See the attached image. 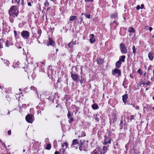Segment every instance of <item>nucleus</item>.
Here are the masks:
<instances>
[{
    "label": "nucleus",
    "mask_w": 154,
    "mask_h": 154,
    "mask_svg": "<svg viewBox=\"0 0 154 154\" xmlns=\"http://www.w3.org/2000/svg\"><path fill=\"white\" fill-rule=\"evenodd\" d=\"M18 13L19 11L15 6L11 7L9 10L8 13L9 16L11 17H17Z\"/></svg>",
    "instance_id": "1"
},
{
    "label": "nucleus",
    "mask_w": 154,
    "mask_h": 154,
    "mask_svg": "<svg viewBox=\"0 0 154 154\" xmlns=\"http://www.w3.org/2000/svg\"><path fill=\"white\" fill-rule=\"evenodd\" d=\"M95 120L98 122L99 120H100L103 123L105 121V117L100 113L97 114L95 117Z\"/></svg>",
    "instance_id": "2"
},
{
    "label": "nucleus",
    "mask_w": 154,
    "mask_h": 154,
    "mask_svg": "<svg viewBox=\"0 0 154 154\" xmlns=\"http://www.w3.org/2000/svg\"><path fill=\"white\" fill-rule=\"evenodd\" d=\"M112 75H115L116 77L120 76L121 75V71L118 68H116L112 70Z\"/></svg>",
    "instance_id": "3"
},
{
    "label": "nucleus",
    "mask_w": 154,
    "mask_h": 154,
    "mask_svg": "<svg viewBox=\"0 0 154 154\" xmlns=\"http://www.w3.org/2000/svg\"><path fill=\"white\" fill-rule=\"evenodd\" d=\"M33 116L31 114H28L26 117V121L29 123H32L33 121Z\"/></svg>",
    "instance_id": "4"
},
{
    "label": "nucleus",
    "mask_w": 154,
    "mask_h": 154,
    "mask_svg": "<svg viewBox=\"0 0 154 154\" xmlns=\"http://www.w3.org/2000/svg\"><path fill=\"white\" fill-rule=\"evenodd\" d=\"M120 49L121 53L123 54L126 53H127V50L125 44L122 43L120 44Z\"/></svg>",
    "instance_id": "5"
},
{
    "label": "nucleus",
    "mask_w": 154,
    "mask_h": 154,
    "mask_svg": "<svg viewBox=\"0 0 154 154\" xmlns=\"http://www.w3.org/2000/svg\"><path fill=\"white\" fill-rule=\"evenodd\" d=\"M22 36L24 38H26L29 36V33L27 31H23L21 33Z\"/></svg>",
    "instance_id": "6"
},
{
    "label": "nucleus",
    "mask_w": 154,
    "mask_h": 154,
    "mask_svg": "<svg viewBox=\"0 0 154 154\" xmlns=\"http://www.w3.org/2000/svg\"><path fill=\"white\" fill-rule=\"evenodd\" d=\"M71 77L73 80L75 82H77L79 81V79H78L79 76L77 74H74L72 72L71 74Z\"/></svg>",
    "instance_id": "7"
},
{
    "label": "nucleus",
    "mask_w": 154,
    "mask_h": 154,
    "mask_svg": "<svg viewBox=\"0 0 154 154\" xmlns=\"http://www.w3.org/2000/svg\"><path fill=\"white\" fill-rule=\"evenodd\" d=\"M49 41L47 44V45L48 46L51 45L52 46H54L55 45L54 42L51 38H49Z\"/></svg>",
    "instance_id": "8"
},
{
    "label": "nucleus",
    "mask_w": 154,
    "mask_h": 154,
    "mask_svg": "<svg viewBox=\"0 0 154 154\" xmlns=\"http://www.w3.org/2000/svg\"><path fill=\"white\" fill-rule=\"evenodd\" d=\"M118 25L119 23L115 21H113L112 23H111L110 24L111 26L114 28L115 29L116 28V26Z\"/></svg>",
    "instance_id": "9"
},
{
    "label": "nucleus",
    "mask_w": 154,
    "mask_h": 154,
    "mask_svg": "<svg viewBox=\"0 0 154 154\" xmlns=\"http://www.w3.org/2000/svg\"><path fill=\"white\" fill-rule=\"evenodd\" d=\"M94 34H92L90 35V39L89 40L90 42L92 44L95 42V38H94Z\"/></svg>",
    "instance_id": "10"
},
{
    "label": "nucleus",
    "mask_w": 154,
    "mask_h": 154,
    "mask_svg": "<svg viewBox=\"0 0 154 154\" xmlns=\"http://www.w3.org/2000/svg\"><path fill=\"white\" fill-rule=\"evenodd\" d=\"M148 57L150 60H152L153 59V54L152 52H150L148 54Z\"/></svg>",
    "instance_id": "11"
},
{
    "label": "nucleus",
    "mask_w": 154,
    "mask_h": 154,
    "mask_svg": "<svg viewBox=\"0 0 154 154\" xmlns=\"http://www.w3.org/2000/svg\"><path fill=\"white\" fill-rule=\"evenodd\" d=\"M128 98V95L127 94H124L122 96V100L123 102L125 104L127 102V99Z\"/></svg>",
    "instance_id": "12"
},
{
    "label": "nucleus",
    "mask_w": 154,
    "mask_h": 154,
    "mask_svg": "<svg viewBox=\"0 0 154 154\" xmlns=\"http://www.w3.org/2000/svg\"><path fill=\"white\" fill-rule=\"evenodd\" d=\"M122 62L120 61H117L116 63V66L118 68H119L121 65Z\"/></svg>",
    "instance_id": "13"
},
{
    "label": "nucleus",
    "mask_w": 154,
    "mask_h": 154,
    "mask_svg": "<svg viewBox=\"0 0 154 154\" xmlns=\"http://www.w3.org/2000/svg\"><path fill=\"white\" fill-rule=\"evenodd\" d=\"M83 143H80V145L79 147V149L80 151L84 150L85 151L86 150V148L84 146H83Z\"/></svg>",
    "instance_id": "14"
},
{
    "label": "nucleus",
    "mask_w": 154,
    "mask_h": 154,
    "mask_svg": "<svg viewBox=\"0 0 154 154\" xmlns=\"http://www.w3.org/2000/svg\"><path fill=\"white\" fill-rule=\"evenodd\" d=\"M97 61L98 64H100L103 62V60L100 58H97Z\"/></svg>",
    "instance_id": "15"
},
{
    "label": "nucleus",
    "mask_w": 154,
    "mask_h": 154,
    "mask_svg": "<svg viewBox=\"0 0 154 154\" xmlns=\"http://www.w3.org/2000/svg\"><path fill=\"white\" fill-rule=\"evenodd\" d=\"M128 31L130 32L134 33L135 32V30H134V28L132 27H130L128 29Z\"/></svg>",
    "instance_id": "16"
},
{
    "label": "nucleus",
    "mask_w": 154,
    "mask_h": 154,
    "mask_svg": "<svg viewBox=\"0 0 154 154\" xmlns=\"http://www.w3.org/2000/svg\"><path fill=\"white\" fill-rule=\"evenodd\" d=\"M92 107L94 109H98L99 107L96 104H94L92 105Z\"/></svg>",
    "instance_id": "17"
},
{
    "label": "nucleus",
    "mask_w": 154,
    "mask_h": 154,
    "mask_svg": "<svg viewBox=\"0 0 154 154\" xmlns=\"http://www.w3.org/2000/svg\"><path fill=\"white\" fill-rule=\"evenodd\" d=\"M121 58H120L119 60V61H120L123 62H124L125 59V56L124 55H122L121 56Z\"/></svg>",
    "instance_id": "18"
},
{
    "label": "nucleus",
    "mask_w": 154,
    "mask_h": 154,
    "mask_svg": "<svg viewBox=\"0 0 154 154\" xmlns=\"http://www.w3.org/2000/svg\"><path fill=\"white\" fill-rule=\"evenodd\" d=\"M79 143V142L77 139H74L73 140L72 145H75Z\"/></svg>",
    "instance_id": "19"
},
{
    "label": "nucleus",
    "mask_w": 154,
    "mask_h": 154,
    "mask_svg": "<svg viewBox=\"0 0 154 154\" xmlns=\"http://www.w3.org/2000/svg\"><path fill=\"white\" fill-rule=\"evenodd\" d=\"M77 17L76 16H71L70 17V18H69V22H70V21H73Z\"/></svg>",
    "instance_id": "20"
},
{
    "label": "nucleus",
    "mask_w": 154,
    "mask_h": 154,
    "mask_svg": "<svg viewBox=\"0 0 154 154\" xmlns=\"http://www.w3.org/2000/svg\"><path fill=\"white\" fill-rule=\"evenodd\" d=\"M75 43H74L73 42H69L68 44V46L69 48H72L73 47V45H75Z\"/></svg>",
    "instance_id": "21"
},
{
    "label": "nucleus",
    "mask_w": 154,
    "mask_h": 154,
    "mask_svg": "<svg viewBox=\"0 0 154 154\" xmlns=\"http://www.w3.org/2000/svg\"><path fill=\"white\" fill-rule=\"evenodd\" d=\"M51 148V145L50 144L48 143L47 144V146L45 148L47 150H50Z\"/></svg>",
    "instance_id": "22"
},
{
    "label": "nucleus",
    "mask_w": 154,
    "mask_h": 154,
    "mask_svg": "<svg viewBox=\"0 0 154 154\" xmlns=\"http://www.w3.org/2000/svg\"><path fill=\"white\" fill-rule=\"evenodd\" d=\"M117 14L116 13H115L114 14H112L111 15V17L112 18H116V17H117Z\"/></svg>",
    "instance_id": "23"
},
{
    "label": "nucleus",
    "mask_w": 154,
    "mask_h": 154,
    "mask_svg": "<svg viewBox=\"0 0 154 154\" xmlns=\"http://www.w3.org/2000/svg\"><path fill=\"white\" fill-rule=\"evenodd\" d=\"M73 115V114H71V113H70L69 111H68V114H67V117L68 118V119H70V117H71L72 116V115Z\"/></svg>",
    "instance_id": "24"
},
{
    "label": "nucleus",
    "mask_w": 154,
    "mask_h": 154,
    "mask_svg": "<svg viewBox=\"0 0 154 154\" xmlns=\"http://www.w3.org/2000/svg\"><path fill=\"white\" fill-rule=\"evenodd\" d=\"M133 52L134 54H135L136 52L135 47V46H133L132 47Z\"/></svg>",
    "instance_id": "25"
},
{
    "label": "nucleus",
    "mask_w": 154,
    "mask_h": 154,
    "mask_svg": "<svg viewBox=\"0 0 154 154\" xmlns=\"http://www.w3.org/2000/svg\"><path fill=\"white\" fill-rule=\"evenodd\" d=\"M13 18H14V17H11L10 16H9L10 21L11 23H13L14 20Z\"/></svg>",
    "instance_id": "26"
},
{
    "label": "nucleus",
    "mask_w": 154,
    "mask_h": 154,
    "mask_svg": "<svg viewBox=\"0 0 154 154\" xmlns=\"http://www.w3.org/2000/svg\"><path fill=\"white\" fill-rule=\"evenodd\" d=\"M45 7H46V6H48L49 5V2L47 1H46V2L44 3Z\"/></svg>",
    "instance_id": "27"
},
{
    "label": "nucleus",
    "mask_w": 154,
    "mask_h": 154,
    "mask_svg": "<svg viewBox=\"0 0 154 154\" xmlns=\"http://www.w3.org/2000/svg\"><path fill=\"white\" fill-rule=\"evenodd\" d=\"M4 61L5 62V63L7 64V66H8V65H9L10 63L7 60H4Z\"/></svg>",
    "instance_id": "28"
},
{
    "label": "nucleus",
    "mask_w": 154,
    "mask_h": 154,
    "mask_svg": "<svg viewBox=\"0 0 154 154\" xmlns=\"http://www.w3.org/2000/svg\"><path fill=\"white\" fill-rule=\"evenodd\" d=\"M85 16L87 18H90L91 15L88 14H85Z\"/></svg>",
    "instance_id": "29"
},
{
    "label": "nucleus",
    "mask_w": 154,
    "mask_h": 154,
    "mask_svg": "<svg viewBox=\"0 0 154 154\" xmlns=\"http://www.w3.org/2000/svg\"><path fill=\"white\" fill-rule=\"evenodd\" d=\"M137 72L140 75H142L143 74L141 70L140 69H139L137 71Z\"/></svg>",
    "instance_id": "30"
},
{
    "label": "nucleus",
    "mask_w": 154,
    "mask_h": 154,
    "mask_svg": "<svg viewBox=\"0 0 154 154\" xmlns=\"http://www.w3.org/2000/svg\"><path fill=\"white\" fill-rule=\"evenodd\" d=\"M70 119V120L69 121V123H70L74 121V119L72 117H70V119Z\"/></svg>",
    "instance_id": "31"
},
{
    "label": "nucleus",
    "mask_w": 154,
    "mask_h": 154,
    "mask_svg": "<svg viewBox=\"0 0 154 154\" xmlns=\"http://www.w3.org/2000/svg\"><path fill=\"white\" fill-rule=\"evenodd\" d=\"M41 33H42V31H41V30H38V33L39 35L38 36V37L39 38V37L40 36V35H41Z\"/></svg>",
    "instance_id": "32"
},
{
    "label": "nucleus",
    "mask_w": 154,
    "mask_h": 154,
    "mask_svg": "<svg viewBox=\"0 0 154 154\" xmlns=\"http://www.w3.org/2000/svg\"><path fill=\"white\" fill-rule=\"evenodd\" d=\"M134 115H132L130 117V121H131L132 119H133L134 118Z\"/></svg>",
    "instance_id": "33"
},
{
    "label": "nucleus",
    "mask_w": 154,
    "mask_h": 154,
    "mask_svg": "<svg viewBox=\"0 0 154 154\" xmlns=\"http://www.w3.org/2000/svg\"><path fill=\"white\" fill-rule=\"evenodd\" d=\"M107 149V146H104L103 147V149L104 151L106 150Z\"/></svg>",
    "instance_id": "34"
},
{
    "label": "nucleus",
    "mask_w": 154,
    "mask_h": 154,
    "mask_svg": "<svg viewBox=\"0 0 154 154\" xmlns=\"http://www.w3.org/2000/svg\"><path fill=\"white\" fill-rule=\"evenodd\" d=\"M116 121V119L115 118H114V119H113L112 121V120H110L109 122H110V124H111V123L112 122V123H114Z\"/></svg>",
    "instance_id": "35"
},
{
    "label": "nucleus",
    "mask_w": 154,
    "mask_h": 154,
    "mask_svg": "<svg viewBox=\"0 0 154 154\" xmlns=\"http://www.w3.org/2000/svg\"><path fill=\"white\" fill-rule=\"evenodd\" d=\"M64 145L66 146V149L67 147H68V143L66 142H65L64 143Z\"/></svg>",
    "instance_id": "36"
},
{
    "label": "nucleus",
    "mask_w": 154,
    "mask_h": 154,
    "mask_svg": "<svg viewBox=\"0 0 154 154\" xmlns=\"http://www.w3.org/2000/svg\"><path fill=\"white\" fill-rule=\"evenodd\" d=\"M8 41H7L5 42V43H6L5 46L6 47H9V45L8 44Z\"/></svg>",
    "instance_id": "37"
},
{
    "label": "nucleus",
    "mask_w": 154,
    "mask_h": 154,
    "mask_svg": "<svg viewBox=\"0 0 154 154\" xmlns=\"http://www.w3.org/2000/svg\"><path fill=\"white\" fill-rule=\"evenodd\" d=\"M108 143V141H106V140H104V142L103 143V144L104 145H106Z\"/></svg>",
    "instance_id": "38"
},
{
    "label": "nucleus",
    "mask_w": 154,
    "mask_h": 154,
    "mask_svg": "<svg viewBox=\"0 0 154 154\" xmlns=\"http://www.w3.org/2000/svg\"><path fill=\"white\" fill-rule=\"evenodd\" d=\"M125 118L124 119V125L125 126H127V124L126 123V122L125 121Z\"/></svg>",
    "instance_id": "39"
},
{
    "label": "nucleus",
    "mask_w": 154,
    "mask_h": 154,
    "mask_svg": "<svg viewBox=\"0 0 154 154\" xmlns=\"http://www.w3.org/2000/svg\"><path fill=\"white\" fill-rule=\"evenodd\" d=\"M140 7L139 5H138L136 7V9L137 10H139L140 8Z\"/></svg>",
    "instance_id": "40"
},
{
    "label": "nucleus",
    "mask_w": 154,
    "mask_h": 154,
    "mask_svg": "<svg viewBox=\"0 0 154 154\" xmlns=\"http://www.w3.org/2000/svg\"><path fill=\"white\" fill-rule=\"evenodd\" d=\"M20 0H15V1L17 2V4L19 5Z\"/></svg>",
    "instance_id": "41"
},
{
    "label": "nucleus",
    "mask_w": 154,
    "mask_h": 154,
    "mask_svg": "<svg viewBox=\"0 0 154 154\" xmlns=\"http://www.w3.org/2000/svg\"><path fill=\"white\" fill-rule=\"evenodd\" d=\"M8 134L9 135H10L11 134V130H9L8 131Z\"/></svg>",
    "instance_id": "42"
},
{
    "label": "nucleus",
    "mask_w": 154,
    "mask_h": 154,
    "mask_svg": "<svg viewBox=\"0 0 154 154\" xmlns=\"http://www.w3.org/2000/svg\"><path fill=\"white\" fill-rule=\"evenodd\" d=\"M144 5H143V4H142L141 5V7H140V8L141 9H143L144 8Z\"/></svg>",
    "instance_id": "43"
},
{
    "label": "nucleus",
    "mask_w": 154,
    "mask_h": 154,
    "mask_svg": "<svg viewBox=\"0 0 154 154\" xmlns=\"http://www.w3.org/2000/svg\"><path fill=\"white\" fill-rule=\"evenodd\" d=\"M145 84L146 85H149L150 84V82H148L145 83Z\"/></svg>",
    "instance_id": "44"
},
{
    "label": "nucleus",
    "mask_w": 154,
    "mask_h": 154,
    "mask_svg": "<svg viewBox=\"0 0 154 154\" xmlns=\"http://www.w3.org/2000/svg\"><path fill=\"white\" fill-rule=\"evenodd\" d=\"M14 34L15 35V36L17 35V32L15 30H14Z\"/></svg>",
    "instance_id": "45"
},
{
    "label": "nucleus",
    "mask_w": 154,
    "mask_h": 154,
    "mask_svg": "<svg viewBox=\"0 0 154 154\" xmlns=\"http://www.w3.org/2000/svg\"><path fill=\"white\" fill-rule=\"evenodd\" d=\"M123 124V121L122 120H121L120 123V125L121 126Z\"/></svg>",
    "instance_id": "46"
},
{
    "label": "nucleus",
    "mask_w": 154,
    "mask_h": 154,
    "mask_svg": "<svg viewBox=\"0 0 154 154\" xmlns=\"http://www.w3.org/2000/svg\"><path fill=\"white\" fill-rule=\"evenodd\" d=\"M152 27H150L149 28V30L150 31H151L152 30Z\"/></svg>",
    "instance_id": "47"
},
{
    "label": "nucleus",
    "mask_w": 154,
    "mask_h": 154,
    "mask_svg": "<svg viewBox=\"0 0 154 154\" xmlns=\"http://www.w3.org/2000/svg\"><path fill=\"white\" fill-rule=\"evenodd\" d=\"M28 5L29 6H31V3L30 2L28 3Z\"/></svg>",
    "instance_id": "48"
},
{
    "label": "nucleus",
    "mask_w": 154,
    "mask_h": 154,
    "mask_svg": "<svg viewBox=\"0 0 154 154\" xmlns=\"http://www.w3.org/2000/svg\"><path fill=\"white\" fill-rule=\"evenodd\" d=\"M62 150H63V151H62L63 154L65 152V149H64H64H62ZM60 150H61V149Z\"/></svg>",
    "instance_id": "49"
},
{
    "label": "nucleus",
    "mask_w": 154,
    "mask_h": 154,
    "mask_svg": "<svg viewBox=\"0 0 154 154\" xmlns=\"http://www.w3.org/2000/svg\"><path fill=\"white\" fill-rule=\"evenodd\" d=\"M54 154H59V152L58 151H56L55 152Z\"/></svg>",
    "instance_id": "50"
},
{
    "label": "nucleus",
    "mask_w": 154,
    "mask_h": 154,
    "mask_svg": "<svg viewBox=\"0 0 154 154\" xmlns=\"http://www.w3.org/2000/svg\"><path fill=\"white\" fill-rule=\"evenodd\" d=\"M22 5L23 6L24 5V3L23 2V0H22Z\"/></svg>",
    "instance_id": "51"
},
{
    "label": "nucleus",
    "mask_w": 154,
    "mask_h": 154,
    "mask_svg": "<svg viewBox=\"0 0 154 154\" xmlns=\"http://www.w3.org/2000/svg\"><path fill=\"white\" fill-rule=\"evenodd\" d=\"M111 143V140H109L108 141V143L109 144H110Z\"/></svg>",
    "instance_id": "52"
},
{
    "label": "nucleus",
    "mask_w": 154,
    "mask_h": 154,
    "mask_svg": "<svg viewBox=\"0 0 154 154\" xmlns=\"http://www.w3.org/2000/svg\"><path fill=\"white\" fill-rule=\"evenodd\" d=\"M136 109H139V107L138 106H136L135 107Z\"/></svg>",
    "instance_id": "53"
},
{
    "label": "nucleus",
    "mask_w": 154,
    "mask_h": 154,
    "mask_svg": "<svg viewBox=\"0 0 154 154\" xmlns=\"http://www.w3.org/2000/svg\"><path fill=\"white\" fill-rule=\"evenodd\" d=\"M133 107H134L135 106V105L134 104H133L132 103H131L130 104Z\"/></svg>",
    "instance_id": "54"
},
{
    "label": "nucleus",
    "mask_w": 154,
    "mask_h": 154,
    "mask_svg": "<svg viewBox=\"0 0 154 154\" xmlns=\"http://www.w3.org/2000/svg\"><path fill=\"white\" fill-rule=\"evenodd\" d=\"M141 84H142V85H146V84H145V82H143Z\"/></svg>",
    "instance_id": "55"
},
{
    "label": "nucleus",
    "mask_w": 154,
    "mask_h": 154,
    "mask_svg": "<svg viewBox=\"0 0 154 154\" xmlns=\"http://www.w3.org/2000/svg\"><path fill=\"white\" fill-rule=\"evenodd\" d=\"M64 146H65V145H64V143H63V144L62 145V147H64Z\"/></svg>",
    "instance_id": "56"
},
{
    "label": "nucleus",
    "mask_w": 154,
    "mask_h": 154,
    "mask_svg": "<svg viewBox=\"0 0 154 154\" xmlns=\"http://www.w3.org/2000/svg\"><path fill=\"white\" fill-rule=\"evenodd\" d=\"M3 146L4 147H5L6 146L4 143H3Z\"/></svg>",
    "instance_id": "57"
},
{
    "label": "nucleus",
    "mask_w": 154,
    "mask_h": 154,
    "mask_svg": "<svg viewBox=\"0 0 154 154\" xmlns=\"http://www.w3.org/2000/svg\"><path fill=\"white\" fill-rule=\"evenodd\" d=\"M2 45L0 44V48L2 47Z\"/></svg>",
    "instance_id": "58"
},
{
    "label": "nucleus",
    "mask_w": 154,
    "mask_h": 154,
    "mask_svg": "<svg viewBox=\"0 0 154 154\" xmlns=\"http://www.w3.org/2000/svg\"><path fill=\"white\" fill-rule=\"evenodd\" d=\"M130 76V77H131V78H133V77L132 75H131Z\"/></svg>",
    "instance_id": "59"
},
{
    "label": "nucleus",
    "mask_w": 154,
    "mask_h": 154,
    "mask_svg": "<svg viewBox=\"0 0 154 154\" xmlns=\"http://www.w3.org/2000/svg\"><path fill=\"white\" fill-rule=\"evenodd\" d=\"M118 143H116V145L117 146H118Z\"/></svg>",
    "instance_id": "60"
},
{
    "label": "nucleus",
    "mask_w": 154,
    "mask_h": 154,
    "mask_svg": "<svg viewBox=\"0 0 154 154\" xmlns=\"http://www.w3.org/2000/svg\"><path fill=\"white\" fill-rule=\"evenodd\" d=\"M153 79H153V78H151V80L153 81Z\"/></svg>",
    "instance_id": "61"
},
{
    "label": "nucleus",
    "mask_w": 154,
    "mask_h": 154,
    "mask_svg": "<svg viewBox=\"0 0 154 154\" xmlns=\"http://www.w3.org/2000/svg\"><path fill=\"white\" fill-rule=\"evenodd\" d=\"M153 77H154V70L153 71Z\"/></svg>",
    "instance_id": "62"
},
{
    "label": "nucleus",
    "mask_w": 154,
    "mask_h": 154,
    "mask_svg": "<svg viewBox=\"0 0 154 154\" xmlns=\"http://www.w3.org/2000/svg\"><path fill=\"white\" fill-rule=\"evenodd\" d=\"M56 51L57 52L58 51V49H56Z\"/></svg>",
    "instance_id": "63"
},
{
    "label": "nucleus",
    "mask_w": 154,
    "mask_h": 154,
    "mask_svg": "<svg viewBox=\"0 0 154 154\" xmlns=\"http://www.w3.org/2000/svg\"><path fill=\"white\" fill-rule=\"evenodd\" d=\"M152 38H154V34L152 35Z\"/></svg>",
    "instance_id": "64"
}]
</instances>
